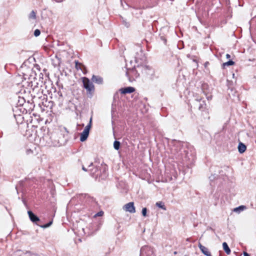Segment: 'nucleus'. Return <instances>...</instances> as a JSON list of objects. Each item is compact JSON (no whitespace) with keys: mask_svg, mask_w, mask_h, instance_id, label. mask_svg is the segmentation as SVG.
<instances>
[{"mask_svg":"<svg viewBox=\"0 0 256 256\" xmlns=\"http://www.w3.org/2000/svg\"><path fill=\"white\" fill-rule=\"evenodd\" d=\"M64 132L66 134V136L68 134V131L66 128H63L60 130H57L53 132L48 136H45L44 138L48 144L52 145L54 146H57L59 144H62L65 142V140L62 138H58L60 136H64Z\"/></svg>","mask_w":256,"mask_h":256,"instance_id":"obj_1","label":"nucleus"},{"mask_svg":"<svg viewBox=\"0 0 256 256\" xmlns=\"http://www.w3.org/2000/svg\"><path fill=\"white\" fill-rule=\"evenodd\" d=\"M84 88L86 90L88 94H91L94 91V86L90 80L84 77L82 78Z\"/></svg>","mask_w":256,"mask_h":256,"instance_id":"obj_2","label":"nucleus"},{"mask_svg":"<svg viewBox=\"0 0 256 256\" xmlns=\"http://www.w3.org/2000/svg\"><path fill=\"white\" fill-rule=\"evenodd\" d=\"M92 118H90L88 124L85 127L84 131L80 134V140L81 142H84L88 138L92 126Z\"/></svg>","mask_w":256,"mask_h":256,"instance_id":"obj_3","label":"nucleus"},{"mask_svg":"<svg viewBox=\"0 0 256 256\" xmlns=\"http://www.w3.org/2000/svg\"><path fill=\"white\" fill-rule=\"evenodd\" d=\"M153 254L154 251L152 248L145 246L141 248L140 256H152Z\"/></svg>","mask_w":256,"mask_h":256,"instance_id":"obj_4","label":"nucleus"},{"mask_svg":"<svg viewBox=\"0 0 256 256\" xmlns=\"http://www.w3.org/2000/svg\"><path fill=\"white\" fill-rule=\"evenodd\" d=\"M196 103L195 105L198 106V108L202 112H204L205 114H208V112L206 109V104L204 100H202L201 98L196 99Z\"/></svg>","mask_w":256,"mask_h":256,"instance_id":"obj_5","label":"nucleus"},{"mask_svg":"<svg viewBox=\"0 0 256 256\" xmlns=\"http://www.w3.org/2000/svg\"><path fill=\"white\" fill-rule=\"evenodd\" d=\"M123 209L126 212H128L130 213H134L136 212L135 207L134 206V203L133 202H130L126 204Z\"/></svg>","mask_w":256,"mask_h":256,"instance_id":"obj_6","label":"nucleus"},{"mask_svg":"<svg viewBox=\"0 0 256 256\" xmlns=\"http://www.w3.org/2000/svg\"><path fill=\"white\" fill-rule=\"evenodd\" d=\"M88 172H90V174L94 177L95 176H97L98 174H97L98 172V167H94L93 163L91 162L88 166Z\"/></svg>","mask_w":256,"mask_h":256,"instance_id":"obj_7","label":"nucleus"},{"mask_svg":"<svg viewBox=\"0 0 256 256\" xmlns=\"http://www.w3.org/2000/svg\"><path fill=\"white\" fill-rule=\"evenodd\" d=\"M28 214L30 219L32 222L37 224L36 222L40 220L38 217L36 216L34 214L32 211H28Z\"/></svg>","mask_w":256,"mask_h":256,"instance_id":"obj_8","label":"nucleus"},{"mask_svg":"<svg viewBox=\"0 0 256 256\" xmlns=\"http://www.w3.org/2000/svg\"><path fill=\"white\" fill-rule=\"evenodd\" d=\"M198 247L202 252L206 256H212L210 252L209 251L208 249L205 247L204 246H202L201 244H198Z\"/></svg>","mask_w":256,"mask_h":256,"instance_id":"obj_9","label":"nucleus"},{"mask_svg":"<svg viewBox=\"0 0 256 256\" xmlns=\"http://www.w3.org/2000/svg\"><path fill=\"white\" fill-rule=\"evenodd\" d=\"M122 94H130L134 92L135 88L132 86H128L124 88H122L120 90Z\"/></svg>","mask_w":256,"mask_h":256,"instance_id":"obj_10","label":"nucleus"},{"mask_svg":"<svg viewBox=\"0 0 256 256\" xmlns=\"http://www.w3.org/2000/svg\"><path fill=\"white\" fill-rule=\"evenodd\" d=\"M52 64L54 67H58L61 63V59L57 56L52 59Z\"/></svg>","mask_w":256,"mask_h":256,"instance_id":"obj_11","label":"nucleus"},{"mask_svg":"<svg viewBox=\"0 0 256 256\" xmlns=\"http://www.w3.org/2000/svg\"><path fill=\"white\" fill-rule=\"evenodd\" d=\"M92 82L99 84H102L103 82L102 78L98 76L93 75L92 78Z\"/></svg>","mask_w":256,"mask_h":256,"instance_id":"obj_12","label":"nucleus"},{"mask_svg":"<svg viewBox=\"0 0 256 256\" xmlns=\"http://www.w3.org/2000/svg\"><path fill=\"white\" fill-rule=\"evenodd\" d=\"M246 147L245 144L242 142H240L238 146V150L240 153L242 154L246 150Z\"/></svg>","mask_w":256,"mask_h":256,"instance_id":"obj_13","label":"nucleus"},{"mask_svg":"<svg viewBox=\"0 0 256 256\" xmlns=\"http://www.w3.org/2000/svg\"><path fill=\"white\" fill-rule=\"evenodd\" d=\"M246 208V207L245 206H240L237 208H236L234 209L233 211L236 213H240V212L244 211Z\"/></svg>","mask_w":256,"mask_h":256,"instance_id":"obj_14","label":"nucleus"},{"mask_svg":"<svg viewBox=\"0 0 256 256\" xmlns=\"http://www.w3.org/2000/svg\"><path fill=\"white\" fill-rule=\"evenodd\" d=\"M222 246H223V249L225 251L226 254H230V250L226 242H224L222 243Z\"/></svg>","mask_w":256,"mask_h":256,"instance_id":"obj_15","label":"nucleus"},{"mask_svg":"<svg viewBox=\"0 0 256 256\" xmlns=\"http://www.w3.org/2000/svg\"><path fill=\"white\" fill-rule=\"evenodd\" d=\"M234 62L232 61V60H230L227 62H224L222 64V66L224 68L226 66H230L234 65Z\"/></svg>","mask_w":256,"mask_h":256,"instance_id":"obj_16","label":"nucleus"},{"mask_svg":"<svg viewBox=\"0 0 256 256\" xmlns=\"http://www.w3.org/2000/svg\"><path fill=\"white\" fill-rule=\"evenodd\" d=\"M30 19L36 20V12L34 10H32L28 16Z\"/></svg>","mask_w":256,"mask_h":256,"instance_id":"obj_17","label":"nucleus"},{"mask_svg":"<svg viewBox=\"0 0 256 256\" xmlns=\"http://www.w3.org/2000/svg\"><path fill=\"white\" fill-rule=\"evenodd\" d=\"M120 143L118 140H115L114 142V147L115 150H118L120 149Z\"/></svg>","mask_w":256,"mask_h":256,"instance_id":"obj_18","label":"nucleus"},{"mask_svg":"<svg viewBox=\"0 0 256 256\" xmlns=\"http://www.w3.org/2000/svg\"><path fill=\"white\" fill-rule=\"evenodd\" d=\"M156 206L163 210H166L164 205L162 202H157L156 203Z\"/></svg>","mask_w":256,"mask_h":256,"instance_id":"obj_19","label":"nucleus"},{"mask_svg":"<svg viewBox=\"0 0 256 256\" xmlns=\"http://www.w3.org/2000/svg\"><path fill=\"white\" fill-rule=\"evenodd\" d=\"M52 221L51 222H49L44 224V225H42V226H40L41 227V228H48L50 226H51V224H52ZM38 226H39L38 224H37Z\"/></svg>","mask_w":256,"mask_h":256,"instance_id":"obj_20","label":"nucleus"},{"mask_svg":"<svg viewBox=\"0 0 256 256\" xmlns=\"http://www.w3.org/2000/svg\"><path fill=\"white\" fill-rule=\"evenodd\" d=\"M75 62V64H76V68L77 69V70H78V69H82L80 66H82V64L79 62L78 61H75L74 62Z\"/></svg>","mask_w":256,"mask_h":256,"instance_id":"obj_21","label":"nucleus"},{"mask_svg":"<svg viewBox=\"0 0 256 256\" xmlns=\"http://www.w3.org/2000/svg\"><path fill=\"white\" fill-rule=\"evenodd\" d=\"M40 34V30H39L38 29H36L34 31V36L36 37L39 36Z\"/></svg>","mask_w":256,"mask_h":256,"instance_id":"obj_22","label":"nucleus"},{"mask_svg":"<svg viewBox=\"0 0 256 256\" xmlns=\"http://www.w3.org/2000/svg\"><path fill=\"white\" fill-rule=\"evenodd\" d=\"M147 213V208H144L142 209V214L144 216H146Z\"/></svg>","mask_w":256,"mask_h":256,"instance_id":"obj_23","label":"nucleus"},{"mask_svg":"<svg viewBox=\"0 0 256 256\" xmlns=\"http://www.w3.org/2000/svg\"><path fill=\"white\" fill-rule=\"evenodd\" d=\"M130 70L132 73L133 74H134L136 78H137L138 76V74H137V72H136V70L134 69H133V68L130 69Z\"/></svg>","mask_w":256,"mask_h":256,"instance_id":"obj_24","label":"nucleus"},{"mask_svg":"<svg viewBox=\"0 0 256 256\" xmlns=\"http://www.w3.org/2000/svg\"><path fill=\"white\" fill-rule=\"evenodd\" d=\"M25 102L24 98H22L18 100V103L19 105L22 106L24 104V102Z\"/></svg>","mask_w":256,"mask_h":256,"instance_id":"obj_25","label":"nucleus"},{"mask_svg":"<svg viewBox=\"0 0 256 256\" xmlns=\"http://www.w3.org/2000/svg\"><path fill=\"white\" fill-rule=\"evenodd\" d=\"M64 135L63 134L62 136H58V138H62L64 140H65V142H66V140L68 134L66 136V132H64Z\"/></svg>","mask_w":256,"mask_h":256,"instance_id":"obj_26","label":"nucleus"},{"mask_svg":"<svg viewBox=\"0 0 256 256\" xmlns=\"http://www.w3.org/2000/svg\"><path fill=\"white\" fill-rule=\"evenodd\" d=\"M126 76H127V77L128 78L130 82H132L134 80V78H132L130 76H129V72H127L126 74Z\"/></svg>","mask_w":256,"mask_h":256,"instance_id":"obj_27","label":"nucleus"},{"mask_svg":"<svg viewBox=\"0 0 256 256\" xmlns=\"http://www.w3.org/2000/svg\"><path fill=\"white\" fill-rule=\"evenodd\" d=\"M217 176H218L217 175L214 174L210 176L209 178L210 181H212V180H214L216 178Z\"/></svg>","mask_w":256,"mask_h":256,"instance_id":"obj_28","label":"nucleus"},{"mask_svg":"<svg viewBox=\"0 0 256 256\" xmlns=\"http://www.w3.org/2000/svg\"><path fill=\"white\" fill-rule=\"evenodd\" d=\"M82 170L84 172H88V168H86L84 166H82Z\"/></svg>","mask_w":256,"mask_h":256,"instance_id":"obj_29","label":"nucleus"},{"mask_svg":"<svg viewBox=\"0 0 256 256\" xmlns=\"http://www.w3.org/2000/svg\"><path fill=\"white\" fill-rule=\"evenodd\" d=\"M103 214H104V212H98L96 214V216H102Z\"/></svg>","mask_w":256,"mask_h":256,"instance_id":"obj_30","label":"nucleus"},{"mask_svg":"<svg viewBox=\"0 0 256 256\" xmlns=\"http://www.w3.org/2000/svg\"><path fill=\"white\" fill-rule=\"evenodd\" d=\"M244 256H250V254L246 252H244Z\"/></svg>","mask_w":256,"mask_h":256,"instance_id":"obj_31","label":"nucleus"},{"mask_svg":"<svg viewBox=\"0 0 256 256\" xmlns=\"http://www.w3.org/2000/svg\"><path fill=\"white\" fill-rule=\"evenodd\" d=\"M88 198H90V200L91 202H94V199L93 198H90V197L88 196Z\"/></svg>","mask_w":256,"mask_h":256,"instance_id":"obj_32","label":"nucleus"},{"mask_svg":"<svg viewBox=\"0 0 256 256\" xmlns=\"http://www.w3.org/2000/svg\"><path fill=\"white\" fill-rule=\"evenodd\" d=\"M226 58H230V54H226Z\"/></svg>","mask_w":256,"mask_h":256,"instance_id":"obj_33","label":"nucleus"},{"mask_svg":"<svg viewBox=\"0 0 256 256\" xmlns=\"http://www.w3.org/2000/svg\"><path fill=\"white\" fill-rule=\"evenodd\" d=\"M56 2H62L64 0H55Z\"/></svg>","mask_w":256,"mask_h":256,"instance_id":"obj_34","label":"nucleus"},{"mask_svg":"<svg viewBox=\"0 0 256 256\" xmlns=\"http://www.w3.org/2000/svg\"><path fill=\"white\" fill-rule=\"evenodd\" d=\"M130 26V24H126V27H128V26Z\"/></svg>","mask_w":256,"mask_h":256,"instance_id":"obj_35","label":"nucleus"},{"mask_svg":"<svg viewBox=\"0 0 256 256\" xmlns=\"http://www.w3.org/2000/svg\"><path fill=\"white\" fill-rule=\"evenodd\" d=\"M136 62H138V60H137V58H136Z\"/></svg>","mask_w":256,"mask_h":256,"instance_id":"obj_36","label":"nucleus"}]
</instances>
